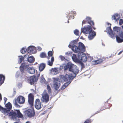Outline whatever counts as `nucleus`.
<instances>
[{"mask_svg": "<svg viewBox=\"0 0 123 123\" xmlns=\"http://www.w3.org/2000/svg\"><path fill=\"white\" fill-rule=\"evenodd\" d=\"M7 116L11 117L13 120L16 119L17 117L22 118L23 117L19 110H15L14 111L12 110L8 113V115Z\"/></svg>", "mask_w": 123, "mask_h": 123, "instance_id": "7ed1b4c3", "label": "nucleus"}, {"mask_svg": "<svg viewBox=\"0 0 123 123\" xmlns=\"http://www.w3.org/2000/svg\"><path fill=\"white\" fill-rule=\"evenodd\" d=\"M74 52L75 53H77L81 51L84 52L85 51V47L84 45L81 42H79L78 47L74 49Z\"/></svg>", "mask_w": 123, "mask_h": 123, "instance_id": "0eeeda50", "label": "nucleus"}, {"mask_svg": "<svg viewBox=\"0 0 123 123\" xmlns=\"http://www.w3.org/2000/svg\"><path fill=\"white\" fill-rule=\"evenodd\" d=\"M116 40L118 43H120L123 42V39L120 38L117 35L116 36Z\"/></svg>", "mask_w": 123, "mask_h": 123, "instance_id": "2f4dec72", "label": "nucleus"}, {"mask_svg": "<svg viewBox=\"0 0 123 123\" xmlns=\"http://www.w3.org/2000/svg\"><path fill=\"white\" fill-rule=\"evenodd\" d=\"M100 112V111H97L96 112V113L94 114L93 115V116L94 115H95V114H96L97 113H98L99 112Z\"/></svg>", "mask_w": 123, "mask_h": 123, "instance_id": "3c124183", "label": "nucleus"}, {"mask_svg": "<svg viewBox=\"0 0 123 123\" xmlns=\"http://www.w3.org/2000/svg\"><path fill=\"white\" fill-rule=\"evenodd\" d=\"M118 36L122 38L123 39V33L122 31H121L118 34Z\"/></svg>", "mask_w": 123, "mask_h": 123, "instance_id": "79ce46f5", "label": "nucleus"}, {"mask_svg": "<svg viewBox=\"0 0 123 123\" xmlns=\"http://www.w3.org/2000/svg\"><path fill=\"white\" fill-rule=\"evenodd\" d=\"M92 32H94L91 26L89 25L85 26L84 27L82 28L81 30V32L84 34H88Z\"/></svg>", "mask_w": 123, "mask_h": 123, "instance_id": "423d86ee", "label": "nucleus"}, {"mask_svg": "<svg viewBox=\"0 0 123 123\" xmlns=\"http://www.w3.org/2000/svg\"><path fill=\"white\" fill-rule=\"evenodd\" d=\"M78 39L71 41L70 43V44L68 45V47L69 48H71V49L72 51H74V49H76V48H77L78 42Z\"/></svg>", "mask_w": 123, "mask_h": 123, "instance_id": "1a4fd4ad", "label": "nucleus"}, {"mask_svg": "<svg viewBox=\"0 0 123 123\" xmlns=\"http://www.w3.org/2000/svg\"><path fill=\"white\" fill-rule=\"evenodd\" d=\"M123 51H120L119 52V53L118 54V55H119L120 54L122 53L123 52Z\"/></svg>", "mask_w": 123, "mask_h": 123, "instance_id": "864d4df0", "label": "nucleus"}, {"mask_svg": "<svg viewBox=\"0 0 123 123\" xmlns=\"http://www.w3.org/2000/svg\"><path fill=\"white\" fill-rule=\"evenodd\" d=\"M78 63H80V64L81 65L82 68H84L85 66L83 63L81 61H80Z\"/></svg>", "mask_w": 123, "mask_h": 123, "instance_id": "37998d69", "label": "nucleus"}, {"mask_svg": "<svg viewBox=\"0 0 123 123\" xmlns=\"http://www.w3.org/2000/svg\"><path fill=\"white\" fill-rule=\"evenodd\" d=\"M71 52L68 53V52H66L65 53V55L68 56L71 55Z\"/></svg>", "mask_w": 123, "mask_h": 123, "instance_id": "49530a36", "label": "nucleus"}, {"mask_svg": "<svg viewBox=\"0 0 123 123\" xmlns=\"http://www.w3.org/2000/svg\"><path fill=\"white\" fill-rule=\"evenodd\" d=\"M65 23H67V22H65Z\"/></svg>", "mask_w": 123, "mask_h": 123, "instance_id": "774afa93", "label": "nucleus"}, {"mask_svg": "<svg viewBox=\"0 0 123 123\" xmlns=\"http://www.w3.org/2000/svg\"><path fill=\"white\" fill-rule=\"evenodd\" d=\"M27 51V49H25V48H23L21 50V52L22 54H25L26 52Z\"/></svg>", "mask_w": 123, "mask_h": 123, "instance_id": "ea45409f", "label": "nucleus"}, {"mask_svg": "<svg viewBox=\"0 0 123 123\" xmlns=\"http://www.w3.org/2000/svg\"><path fill=\"white\" fill-rule=\"evenodd\" d=\"M77 74H74L75 75L74 76L72 74L68 75L67 74H66L65 76L62 75V80H63V82H67L62 86V90L65 89L71 83L74 79L76 76Z\"/></svg>", "mask_w": 123, "mask_h": 123, "instance_id": "f03ea898", "label": "nucleus"}, {"mask_svg": "<svg viewBox=\"0 0 123 123\" xmlns=\"http://www.w3.org/2000/svg\"><path fill=\"white\" fill-rule=\"evenodd\" d=\"M37 50H38V51H41L42 49V48H41V47H40V46H38L37 47Z\"/></svg>", "mask_w": 123, "mask_h": 123, "instance_id": "de8ad7c7", "label": "nucleus"}, {"mask_svg": "<svg viewBox=\"0 0 123 123\" xmlns=\"http://www.w3.org/2000/svg\"><path fill=\"white\" fill-rule=\"evenodd\" d=\"M25 113L26 116L30 118L34 117L35 115V112L33 109H28L25 111Z\"/></svg>", "mask_w": 123, "mask_h": 123, "instance_id": "6e6552de", "label": "nucleus"}, {"mask_svg": "<svg viewBox=\"0 0 123 123\" xmlns=\"http://www.w3.org/2000/svg\"><path fill=\"white\" fill-rule=\"evenodd\" d=\"M114 31L115 32L119 33L121 31H120L121 28L120 27H117V26H115L113 28Z\"/></svg>", "mask_w": 123, "mask_h": 123, "instance_id": "c85d7f7f", "label": "nucleus"}, {"mask_svg": "<svg viewBox=\"0 0 123 123\" xmlns=\"http://www.w3.org/2000/svg\"><path fill=\"white\" fill-rule=\"evenodd\" d=\"M53 87L56 91L58 90L61 86L60 80L58 78H53Z\"/></svg>", "mask_w": 123, "mask_h": 123, "instance_id": "20e7f679", "label": "nucleus"}, {"mask_svg": "<svg viewBox=\"0 0 123 123\" xmlns=\"http://www.w3.org/2000/svg\"><path fill=\"white\" fill-rule=\"evenodd\" d=\"M89 35L88 36V38L90 40L94 38V37L96 35V33L94 31V32H92L89 33Z\"/></svg>", "mask_w": 123, "mask_h": 123, "instance_id": "6ab92c4d", "label": "nucleus"}, {"mask_svg": "<svg viewBox=\"0 0 123 123\" xmlns=\"http://www.w3.org/2000/svg\"><path fill=\"white\" fill-rule=\"evenodd\" d=\"M59 76L60 77V79H61L62 78V75H60Z\"/></svg>", "mask_w": 123, "mask_h": 123, "instance_id": "4d7b16f0", "label": "nucleus"}, {"mask_svg": "<svg viewBox=\"0 0 123 123\" xmlns=\"http://www.w3.org/2000/svg\"><path fill=\"white\" fill-rule=\"evenodd\" d=\"M123 19H120L119 20V24L120 25H121L123 23Z\"/></svg>", "mask_w": 123, "mask_h": 123, "instance_id": "a18cd8bd", "label": "nucleus"}, {"mask_svg": "<svg viewBox=\"0 0 123 123\" xmlns=\"http://www.w3.org/2000/svg\"><path fill=\"white\" fill-rule=\"evenodd\" d=\"M2 99L1 98V95L0 93V100Z\"/></svg>", "mask_w": 123, "mask_h": 123, "instance_id": "5fc2aeb1", "label": "nucleus"}, {"mask_svg": "<svg viewBox=\"0 0 123 123\" xmlns=\"http://www.w3.org/2000/svg\"><path fill=\"white\" fill-rule=\"evenodd\" d=\"M74 34L76 36H79V31L76 29L74 31Z\"/></svg>", "mask_w": 123, "mask_h": 123, "instance_id": "a19ab883", "label": "nucleus"}, {"mask_svg": "<svg viewBox=\"0 0 123 123\" xmlns=\"http://www.w3.org/2000/svg\"><path fill=\"white\" fill-rule=\"evenodd\" d=\"M72 58L74 62H79V61L77 58L76 55L74 54H73Z\"/></svg>", "mask_w": 123, "mask_h": 123, "instance_id": "b1692460", "label": "nucleus"}, {"mask_svg": "<svg viewBox=\"0 0 123 123\" xmlns=\"http://www.w3.org/2000/svg\"><path fill=\"white\" fill-rule=\"evenodd\" d=\"M18 121H20V119H18Z\"/></svg>", "mask_w": 123, "mask_h": 123, "instance_id": "680f3d73", "label": "nucleus"}, {"mask_svg": "<svg viewBox=\"0 0 123 123\" xmlns=\"http://www.w3.org/2000/svg\"><path fill=\"white\" fill-rule=\"evenodd\" d=\"M79 70L76 66V67H74L73 68V70L70 72H73L74 74H78L79 72Z\"/></svg>", "mask_w": 123, "mask_h": 123, "instance_id": "c756f323", "label": "nucleus"}, {"mask_svg": "<svg viewBox=\"0 0 123 123\" xmlns=\"http://www.w3.org/2000/svg\"><path fill=\"white\" fill-rule=\"evenodd\" d=\"M82 37H80V38L82 39Z\"/></svg>", "mask_w": 123, "mask_h": 123, "instance_id": "338daca9", "label": "nucleus"}, {"mask_svg": "<svg viewBox=\"0 0 123 123\" xmlns=\"http://www.w3.org/2000/svg\"><path fill=\"white\" fill-rule=\"evenodd\" d=\"M5 108H4L2 107L0 105V110L2 112L4 113L5 115V110H6Z\"/></svg>", "mask_w": 123, "mask_h": 123, "instance_id": "58836bf2", "label": "nucleus"}, {"mask_svg": "<svg viewBox=\"0 0 123 123\" xmlns=\"http://www.w3.org/2000/svg\"><path fill=\"white\" fill-rule=\"evenodd\" d=\"M93 28L94 30H95V28L93 27Z\"/></svg>", "mask_w": 123, "mask_h": 123, "instance_id": "0e129e2a", "label": "nucleus"}, {"mask_svg": "<svg viewBox=\"0 0 123 123\" xmlns=\"http://www.w3.org/2000/svg\"><path fill=\"white\" fill-rule=\"evenodd\" d=\"M118 14L115 13L112 16V20H115L116 21L118 20L119 19V17H118L117 18V17H118Z\"/></svg>", "mask_w": 123, "mask_h": 123, "instance_id": "a878e982", "label": "nucleus"}, {"mask_svg": "<svg viewBox=\"0 0 123 123\" xmlns=\"http://www.w3.org/2000/svg\"><path fill=\"white\" fill-rule=\"evenodd\" d=\"M92 121L90 119H87L84 122V123H91Z\"/></svg>", "mask_w": 123, "mask_h": 123, "instance_id": "c03bdc74", "label": "nucleus"}, {"mask_svg": "<svg viewBox=\"0 0 123 123\" xmlns=\"http://www.w3.org/2000/svg\"><path fill=\"white\" fill-rule=\"evenodd\" d=\"M42 99L43 102L47 103L49 101V96L47 93L46 91L45 90L42 94Z\"/></svg>", "mask_w": 123, "mask_h": 123, "instance_id": "9d476101", "label": "nucleus"}, {"mask_svg": "<svg viewBox=\"0 0 123 123\" xmlns=\"http://www.w3.org/2000/svg\"><path fill=\"white\" fill-rule=\"evenodd\" d=\"M87 22H86V21L85 20H83L82 23V26L83 25V24H85Z\"/></svg>", "mask_w": 123, "mask_h": 123, "instance_id": "09e8293b", "label": "nucleus"}, {"mask_svg": "<svg viewBox=\"0 0 123 123\" xmlns=\"http://www.w3.org/2000/svg\"><path fill=\"white\" fill-rule=\"evenodd\" d=\"M27 55H25L24 57L22 55L19 56V58L18 60V63L19 64L21 63L24 60V58H25V57H27L26 56Z\"/></svg>", "mask_w": 123, "mask_h": 123, "instance_id": "bb28decb", "label": "nucleus"}, {"mask_svg": "<svg viewBox=\"0 0 123 123\" xmlns=\"http://www.w3.org/2000/svg\"><path fill=\"white\" fill-rule=\"evenodd\" d=\"M90 59H91V60L92 59V57H90Z\"/></svg>", "mask_w": 123, "mask_h": 123, "instance_id": "bf43d9fd", "label": "nucleus"}, {"mask_svg": "<svg viewBox=\"0 0 123 123\" xmlns=\"http://www.w3.org/2000/svg\"><path fill=\"white\" fill-rule=\"evenodd\" d=\"M46 67L45 64L44 63H42L39 65V69L40 71H43Z\"/></svg>", "mask_w": 123, "mask_h": 123, "instance_id": "4be33fe9", "label": "nucleus"}, {"mask_svg": "<svg viewBox=\"0 0 123 123\" xmlns=\"http://www.w3.org/2000/svg\"><path fill=\"white\" fill-rule=\"evenodd\" d=\"M47 89L49 94H51V90L50 86L49 85H47Z\"/></svg>", "mask_w": 123, "mask_h": 123, "instance_id": "e433bc0d", "label": "nucleus"}, {"mask_svg": "<svg viewBox=\"0 0 123 123\" xmlns=\"http://www.w3.org/2000/svg\"><path fill=\"white\" fill-rule=\"evenodd\" d=\"M83 55L84 56H83V57L82 58L80 59V60L83 62H85L87 60V57L86 56L85 54H84Z\"/></svg>", "mask_w": 123, "mask_h": 123, "instance_id": "72a5a7b5", "label": "nucleus"}, {"mask_svg": "<svg viewBox=\"0 0 123 123\" xmlns=\"http://www.w3.org/2000/svg\"><path fill=\"white\" fill-rule=\"evenodd\" d=\"M111 56H112L111 55H110V56H109L108 57L107 56V57H106V58L107 59H108L109 58L111 57Z\"/></svg>", "mask_w": 123, "mask_h": 123, "instance_id": "603ef678", "label": "nucleus"}, {"mask_svg": "<svg viewBox=\"0 0 123 123\" xmlns=\"http://www.w3.org/2000/svg\"><path fill=\"white\" fill-rule=\"evenodd\" d=\"M67 22H68V23H69V22L68 20V21H67Z\"/></svg>", "mask_w": 123, "mask_h": 123, "instance_id": "e2e57ef3", "label": "nucleus"}, {"mask_svg": "<svg viewBox=\"0 0 123 123\" xmlns=\"http://www.w3.org/2000/svg\"><path fill=\"white\" fill-rule=\"evenodd\" d=\"M25 123H31L29 121H27Z\"/></svg>", "mask_w": 123, "mask_h": 123, "instance_id": "6e6d98bb", "label": "nucleus"}, {"mask_svg": "<svg viewBox=\"0 0 123 123\" xmlns=\"http://www.w3.org/2000/svg\"><path fill=\"white\" fill-rule=\"evenodd\" d=\"M59 57L61 59H62V55H60L59 56Z\"/></svg>", "mask_w": 123, "mask_h": 123, "instance_id": "13d9d810", "label": "nucleus"}, {"mask_svg": "<svg viewBox=\"0 0 123 123\" xmlns=\"http://www.w3.org/2000/svg\"><path fill=\"white\" fill-rule=\"evenodd\" d=\"M106 23L108 25H110L109 27H107L106 29V30L109 33L110 37L112 38H115L114 34H113L112 30L111 28V24L108 22H107Z\"/></svg>", "mask_w": 123, "mask_h": 123, "instance_id": "f8f14e48", "label": "nucleus"}, {"mask_svg": "<svg viewBox=\"0 0 123 123\" xmlns=\"http://www.w3.org/2000/svg\"><path fill=\"white\" fill-rule=\"evenodd\" d=\"M28 102L31 107H33L34 105V96L32 94L30 93L28 95Z\"/></svg>", "mask_w": 123, "mask_h": 123, "instance_id": "9b49d317", "label": "nucleus"}, {"mask_svg": "<svg viewBox=\"0 0 123 123\" xmlns=\"http://www.w3.org/2000/svg\"><path fill=\"white\" fill-rule=\"evenodd\" d=\"M103 60L102 59H101L98 60H96L93 62H93H94V64H100L103 61Z\"/></svg>", "mask_w": 123, "mask_h": 123, "instance_id": "c9c22d12", "label": "nucleus"}, {"mask_svg": "<svg viewBox=\"0 0 123 123\" xmlns=\"http://www.w3.org/2000/svg\"><path fill=\"white\" fill-rule=\"evenodd\" d=\"M37 79L35 76H31L30 77H28L27 79L28 82L31 85L33 84L34 83L37 81Z\"/></svg>", "mask_w": 123, "mask_h": 123, "instance_id": "4468645a", "label": "nucleus"}, {"mask_svg": "<svg viewBox=\"0 0 123 123\" xmlns=\"http://www.w3.org/2000/svg\"><path fill=\"white\" fill-rule=\"evenodd\" d=\"M16 101L20 104H24L25 101V98L22 96H19L17 98L16 100H15L13 102L15 105L16 107H18V105L16 102Z\"/></svg>", "mask_w": 123, "mask_h": 123, "instance_id": "39448f33", "label": "nucleus"}, {"mask_svg": "<svg viewBox=\"0 0 123 123\" xmlns=\"http://www.w3.org/2000/svg\"><path fill=\"white\" fill-rule=\"evenodd\" d=\"M69 61V58L67 56H62V68L63 67L64 70L65 71L68 69L70 72L73 70L74 67H76V66L72 63Z\"/></svg>", "mask_w": 123, "mask_h": 123, "instance_id": "f257e3e1", "label": "nucleus"}, {"mask_svg": "<svg viewBox=\"0 0 123 123\" xmlns=\"http://www.w3.org/2000/svg\"><path fill=\"white\" fill-rule=\"evenodd\" d=\"M28 72L30 74H33L35 72V69L32 67H29L28 69Z\"/></svg>", "mask_w": 123, "mask_h": 123, "instance_id": "393cba45", "label": "nucleus"}, {"mask_svg": "<svg viewBox=\"0 0 123 123\" xmlns=\"http://www.w3.org/2000/svg\"><path fill=\"white\" fill-rule=\"evenodd\" d=\"M5 79V77L2 74H0V86L4 83Z\"/></svg>", "mask_w": 123, "mask_h": 123, "instance_id": "5701e85b", "label": "nucleus"}, {"mask_svg": "<svg viewBox=\"0 0 123 123\" xmlns=\"http://www.w3.org/2000/svg\"><path fill=\"white\" fill-rule=\"evenodd\" d=\"M35 48L34 46H29L27 49V51L28 53H33V51L35 50Z\"/></svg>", "mask_w": 123, "mask_h": 123, "instance_id": "aec40b11", "label": "nucleus"}, {"mask_svg": "<svg viewBox=\"0 0 123 123\" xmlns=\"http://www.w3.org/2000/svg\"><path fill=\"white\" fill-rule=\"evenodd\" d=\"M27 60L29 62L32 63L34 62L35 58L33 56H30L28 57Z\"/></svg>", "mask_w": 123, "mask_h": 123, "instance_id": "7c9ffc66", "label": "nucleus"}, {"mask_svg": "<svg viewBox=\"0 0 123 123\" xmlns=\"http://www.w3.org/2000/svg\"><path fill=\"white\" fill-rule=\"evenodd\" d=\"M4 103L5 104L6 102V101L7 100V99L5 98V97H4Z\"/></svg>", "mask_w": 123, "mask_h": 123, "instance_id": "8fccbe9b", "label": "nucleus"}, {"mask_svg": "<svg viewBox=\"0 0 123 123\" xmlns=\"http://www.w3.org/2000/svg\"><path fill=\"white\" fill-rule=\"evenodd\" d=\"M47 56L46 54L44 52H42L40 55V57L42 58H45Z\"/></svg>", "mask_w": 123, "mask_h": 123, "instance_id": "4c0bfd02", "label": "nucleus"}, {"mask_svg": "<svg viewBox=\"0 0 123 123\" xmlns=\"http://www.w3.org/2000/svg\"><path fill=\"white\" fill-rule=\"evenodd\" d=\"M6 107L5 110V115L6 116L8 115V113H9L12 108V105L9 102H8L5 105Z\"/></svg>", "mask_w": 123, "mask_h": 123, "instance_id": "ddd939ff", "label": "nucleus"}, {"mask_svg": "<svg viewBox=\"0 0 123 123\" xmlns=\"http://www.w3.org/2000/svg\"><path fill=\"white\" fill-rule=\"evenodd\" d=\"M86 19L87 21H88V23L91 25H94V23L93 21L91 20V17H86Z\"/></svg>", "mask_w": 123, "mask_h": 123, "instance_id": "412c9836", "label": "nucleus"}, {"mask_svg": "<svg viewBox=\"0 0 123 123\" xmlns=\"http://www.w3.org/2000/svg\"><path fill=\"white\" fill-rule=\"evenodd\" d=\"M110 98H111L109 99H108V100L107 101H108L110 99Z\"/></svg>", "mask_w": 123, "mask_h": 123, "instance_id": "69168bd1", "label": "nucleus"}, {"mask_svg": "<svg viewBox=\"0 0 123 123\" xmlns=\"http://www.w3.org/2000/svg\"><path fill=\"white\" fill-rule=\"evenodd\" d=\"M54 61V57H51V61L50 60L48 61L47 63V64L50 66H51L53 65V62Z\"/></svg>", "mask_w": 123, "mask_h": 123, "instance_id": "cd10ccee", "label": "nucleus"}, {"mask_svg": "<svg viewBox=\"0 0 123 123\" xmlns=\"http://www.w3.org/2000/svg\"><path fill=\"white\" fill-rule=\"evenodd\" d=\"M61 70V68H52L51 70V73L53 75H55L58 74L60 72Z\"/></svg>", "mask_w": 123, "mask_h": 123, "instance_id": "2eb2a0df", "label": "nucleus"}, {"mask_svg": "<svg viewBox=\"0 0 123 123\" xmlns=\"http://www.w3.org/2000/svg\"><path fill=\"white\" fill-rule=\"evenodd\" d=\"M76 12L75 11H71L70 12H67L66 14L67 15V18H71L73 19H74V17L75 15Z\"/></svg>", "mask_w": 123, "mask_h": 123, "instance_id": "f3484780", "label": "nucleus"}, {"mask_svg": "<svg viewBox=\"0 0 123 123\" xmlns=\"http://www.w3.org/2000/svg\"><path fill=\"white\" fill-rule=\"evenodd\" d=\"M35 107L37 109H40L41 108V104L40 100L36 99L35 102Z\"/></svg>", "mask_w": 123, "mask_h": 123, "instance_id": "dca6fc26", "label": "nucleus"}, {"mask_svg": "<svg viewBox=\"0 0 123 123\" xmlns=\"http://www.w3.org/2000/svg\"><path fill=\"white\" fill-rule=\"evenodd\" d=\"M28 66V65H25V63H22L21 64L20 67V69L22 73L24 72V69L27 68Z\"/></svg>", "mask_w": 123, "mask_h": 123, "instance_id": "a211bd4d", "label": "nucleus"}, {"mask_svg": "<svg viewBox=\"0 0 123 123\" xmlns=\"http://www.w3.org/2000/svg\"><path fill=\"white\" fill-rule=\"evenodd\" d=\"M48 57L47 58L48 59H49L50 58V57H53L52 56L53 55V51L52 50V51H49L48 53Z\"/></svg>", "mask_w": 123, "mask_h": 123, "instance_id": "f704fd0d", "label": "nucleus"}, {"mask_svg": "<svg viewBox=\"0 0 123 123\" xmlns=\"http://www.w3.org/2000/svg\"><path fill=\"white\" fill-rule=\"evenodd\" d=\"M80 52L78 53V56L79 59L80 60V59H81L82 58L83 56V55L85 54L83 52Z\"/></svg>", "mask_w": 123, "mask_h": 123, "instance_id": "473e14b6", "label": "nucleus"}, {"mask_svg": "<svg viewBox=\"0 0 123 123\" xmlns=\"http://www.w3.org/2000/svg\"><path fill=\"white\" fill-rule=\"evenodd\" d=\"M102 44L103 46H105V45L103 43H102Z\"/></svg>", "mask_w": 123, "mask_h": 123, "instance_id": "052dcab7", "label": "nucleus"}]
</instances>
